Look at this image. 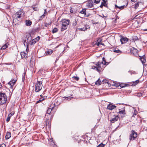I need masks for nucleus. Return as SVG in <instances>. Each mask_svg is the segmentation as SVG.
<instances>
[{"instance_id": "1", "label": "nucleus", "mask_w": 147, "mask_h": 147, "mask_svg": "<svg viewBox=\"0 0 147 147\" xmlns=\"http://www.w3.org/2000/svg\"><path fill=\"white\" fill-rule=\"evenodd\" d=\"M52 110L51 108H49L47 112V114L48 115H45V117L46 119L45 121V124L46 129H49L51 127V121L53 117L52 116H50V114L51 113Z\"/></svg>"}, {"instance_id": "2", "label": "nucleus", "mask_w": 147, "mask_h": 147, "mask_svg": "<svg viewBox=\"0 0 147 147\" xmlns=\"http://www.w3.org/2000/svg\"><path fill=\"white\" fill-rule=\"evenodd\" d=\"M22 12V10H19L18 12H16L13 16V22L15 23V24L18 23L19 19H20L21 17Z\"/></svg>"}, {"instance_id": "3", "label": "nucleus", "mask_w": 147, "mask_h": 147, "mask_svg": "<svg viewBox=\"0 0 147 147\" xmlns=\"http://www.w3.org/2000/svg\"><path fill=\"white\" fill-rule=\"evenodd\" d=\"M7 97L5 93L0 92V105H2L6 102Z\"/></svg>"}, {"instance_id": "4", "label": "nucleus", "mask_w": 147, "mask_h": 147, "mask_svg": "<svg viewBox=\"0 0 147 147\" xmlns=\"http://www.w3.org/2000/svg\"><path fill=\"white\" fill-rule=\"evenodd\" d=\"M62 26L61 28V31H63L66 29L67 26L69 24V20L63 19L62 20Z\"/></svg>"}, {"instance_id": "5", "label": "nucleus", "mask_w": 147, "mask_h": 147, "mask_svg": "<svg viewBox=\"0 0 147 147\" xmlns=\"http://www.w3.org/2000/svg\"><path fill=\"white\" fill-rule=\"evenodd\" d=\"M42 82L37 81V82L35 84V91L36 92H38L40 91L42 89Z\"/></svg>"}, {"instance_id": "6", "label": "nucleus", "mask_w": 147, "mask_h": 147, "mask_svg": "<svg viewBox=\"0 0 147 147\" xmlns=\"http://www.w3.org/2000/svg\"><path fill=\"white\" fill-rule=\"evenodd\" d=\"M26 40L25 39L24 41V45L25 46H26L27 47L26 50L28 49V47L29 45V43H30L31 42V40L32 39L31 36L30 34L27 35L26 36Z\"/></svg>"}, {"instance_id": "7", "label": "nucleus", "mask_w": 147, "mask_h": 147, "mask_svg": "<svg viewBox=\"0 0 147 147\" xmlns=\"http://www.w3.org/2000/svg\"><path fill=\"white\" fill-rule=\"evenodd\" d=\"M137 136V133L132 130L131 132V134L129 136V139L130 141L132 140H135Z\"/></svg>"}, {"instance_id": "8", "label": "nucleus", "mask_w": 147, "mask_h": 147, "mask_svg": "<svg viewBox=\"0 0 147 147\" xmlns=\"http://www.w3.org/2000/svg\"><path fill=\"white\" fill-rule=\"evenodd\" d=\"M101 62H98L96 64V66H92V68L93 69H96L98 72L100 71L101 67L100 66Z\"/></svg>"}, {"instance_id": "9", "label": "nucleus", "mask_w": 147, "mask_h": 147, "mask_svg": "<svg viewBox=\"0 0 147 147\" xmlns=\"http://www.w3.org/2000/svg\"><path fill=\"white\" fill-rule=\"evenodd\" d=\"M130 51L134 55L136 56L138 55V50L134 47H132L130 49Z\"/></svg>"}, {"instance_id": "10", "label": "nucleus", "mask_w": 147, "mask_h": 147, "mask_svg": "<svg viewBox=\"0 0 147 147\" xmlns=\"http://www.w3.org/2000/svg\"><path fill=\"white\" fill-rule=\"evenodd\" d=\"M127 3L126 5H123L122 6H117L116 4L115 5V7L116 9H118L119 10L118 11H120L125 8L126 7V6L128 4V3L127 1Z\"/></svg>"}, {"instance_id": "11", "label": "nucleus", "mask_w": 147, "mask_h": 147, "mask_svg": "<svg viewBox=\"0 0 147 147\" xmlns=\"http://www.w3.org/2000/svg\"><path fill=\"white\" fill-rule=\"evenodd\" d=\"M16 80L12 79L8 83V84L10 86V88H13V86L16 84Z\"/></svg>"}, {"instance_id": "12", "label": "nucleus", "mask_w": 147, "mask_h": 147, "mask_svg": "<svg viewBox=\"0 0 147 147\" xmlns=\"http://www.w3.org/2000/svg\"><path fill=\"white\" fill-rule=\"evenodd\" d=\"M120 37H121L120 41L121 42L122 44L125 43L128 40V39L127 38L123 36H120Z\"/></svg>"}, {"instance_id": "13", "label": "nucleus", "mask_w": 147, "mask_h": 147, "mask_svg": "<svg viewBox=\"0 0 147 147\" xmlns=\"http://www.w3.org/2000/svg\"><path fill=\"white\" fill-rule=\"evenodd\" d=\"M119 117L117 115H115L113 116L112 119L110 120L111 122V123H114L115 121H117L119 119Z\"/></svg>"}, {"instance_id": "14", "label": "nucleus", "mask_w": 147, "mask_h": 147, "mask_svg": "<svg viewBox=\"0 0 147 147\" xmlns=\"http://www.w3.org/2000/svg\"><path fill=\"white\" fill-rule=\"evenodd\" d=\"M80 13L84 14V16L85 17H88L90 15L89 13L87 14L86 13V9H83L82 10L80 11Z\"/></svg>"}, {"instance_id": "15", "label": "nucleus", "mask_w": 147, "mask_h": 147, "mask_svg": "<svg viewBox=\"0 0 147 147\" xmlns=\"http://www.w3.org/2000/svg\"><path fill=\"white\" fill-rule=\"evenodd\" d=\"M115 107H116V106L115 105H113L112 103H111L107 105V109L110 110H112Z\"/></svg>"}, {"instance_id": "16", "label": "nucleus", "mask_w": 147, "mask_h": 147, "mask_svg": "<svg viewBox=\"0 0 147 147\" xmlns=\"http://www.w3.org/2000/svg\"><path fill=\"white\" fill-rule=\"evenodd\" d=\"M93 3L92 0H89L87 3V6L89 8H92L93 6Z\"/></svg>"}, {"instance_id": "17", "label": "nucleus", "mask_w": 147, "mask_h": 147, "mask_svg": "<svg viewBox=\"0 0 147 147\" xmlns=\"http://www.w3.org/2000/svg\"><path fill=\"white\" fill-rule=\"evenodd\" d=\"M139 57H140V60H141L142 62L143 63V64L145 63L146 62V61L145 59V57L144 55H143L142 57H141L140 56H139Z\"/></svg>"}, {"instance_id": "18", "label": "nucleus", "mask_w": 147, "mask_h": 147, "mask_svg": "<svg viewBox=\"0 0 147 147\" xmlns=\"http://www.w3.org/2000/svg\"><path fill=\"white\" fill-rule=\"evenodd\" d=\"M21 57L22 58H26L27 57V54L25 52H23L21 53Z\"/></svg>"}, {"instance_id": "19", "label": "nucleus", "mask_w": 147, "mask_h": 147, "mask_svg": "<svg viewBox=\"0 0 147 147\" xmlns=\"http://www.w3.org/2000/svg\"><path fill=\"white\" fill-rule=\"evenodd\" d=\"M102 59V61L101 63V64H102L104 65H107L109 64V62H106L105 58L103 57Z\"/></svg>"}, {"instance_id": "20", "label": "nucleus", "mask_w": 147, "mask_h": 147, "mask_svg": "<svg viewBox=\"0 0 147 147\" xmlns=\"http://www.w3.org/2000/svg\"><path fill=\"white\" fill-rule=\"evenodd\" d=\"M26 26H30L32 24V22L30 20H26Z\"/></svg>"}, {"instance_id": "21", "label": "nucleus", "mask_w": 147, "mask_h": 147, "mask_svg": "<svg viewBox=\"0 0 147 147\" xmlns=\"http://www.w3.org/2000/svg\"><path fill=\"white\" fill-rule=\"evenodd\" d=\"M11 137V133L10 132H7L5 136V138L6 139H9Z\"/></svg>"}, {"instance_id": "22", "label": "nucleus", "mask_w": 147, "mask_h": 147, "mask_svg": "<svg viewBox=\"0 0 147 147\" xmlns=\"http://www.w3.org/2000/svg\"><path fill=\"white\" fill-rule=\"evenodd\" d=\"M107 2V1H105V0H102V4L105 7H107V4L106 3V2Z\"/></svg>"}, {"instance_id": "23", "label": "nucleus", "mask_w": 147, "mask_h": 147, "mask_svg": "<svg viewBox=\"0 0 147 147\" xmlns=\"http://www.w3.org/2000/svg\"><path fill=\"white\" fill-rule=\"evenodd\" d=\"M133 109H134V112L132 113V117H134L137 114L138 112L134 107H133Z\"/></svg>"}, {"instance_id": "24", "label": "nucleus", "mask_w": 147, "mask_h": 147, "mask_svg": "<svg viewBox=\"0 0 147 147\" xmlns=\"http://www.w3.org/2000/svg\"><path fill=\"white\" fill-rule=\"evenodd\" d=\"M119 114L121 115H124L125 114V109H124L123 110L119 111Z\"/></svg>"}, {"instance_id": "25", "label": "nucleus", "mask_w": 147, "mask_h": 147, "mask_svg": "<svg viewBox=\"0 0 147 147\" xmlns=\"http://www.w3.org/2000/svg\"><path fill=\"white\" fill-rule=\"evenodd\" d=\"M8 44L7 43L5 44L4 45H3L1 48V50H4L8 46Z\"/></svg>"}, {"instance_id": "26", "label": "nucleus", "mask_w": 147, "mask_h": 147, "mask_svg": "<svg viewBox=\"0 0 147 147\" xmlns=\"http://www.w3.org/2000/svg\"><path fill=\"white\" fill-rule=\"evenodd\" d=\"M46 12V10H45L44 14L43 15H42V16H40V17L39 18V20H42L45 17V15L44 14Z\"/></svg>"}, {"instance_id": "27", "label": "nucleus", "mask_w": 147, "mask_h": 147, "mask_svg": "<svg viewBox=\"0 0 147 147\" xmlns=\"http://www.w3.org/2000/svg\"><path fill=\"white\" fill-rule=\"evenodd\" d=\"M58 31V29L57 28H54L52 30V32L53 33H54L57 32Z\"/></svg>"}, {"instance_id": "28", "label": "nucleus", "mask_w": 147, "mask_h": 147, "mask_svg": "<svg viewBox=\"0 0 147 147\" xmlns=\"http://www.w3.org/2000/svg\"><path fill=\"white\" fill-rule=\"evenodd\" d=\"M100 79L99 78L95 82V84L97 85H100L101 84V82L99 81Z\"/></svg>"}, {"instance_id": "29", "label": "nucleus", "mask_w": 147, "mask_h": 147, "mask_svg": "<svg viewBox=\"0 0 147 147\" xmlns=\"http://www.w3.org/2000/svg\"><path fill=\"white\" fill-rule=\"evenodd\" d=\"M36 42V40H35V39H34L32 40L31 41L30 43H29V44H30V45H32L34 44Z\"/></svg>"}, {"instance_id": "30", "label": "nucleus", "mask_w": 147, "mask_h": 147, "mask_svg": "<svg viewBox=\"0 0 147 147\" xmlns=\"http://www.w3.org/2000/svg\"><path fill=\"white\" fill-rule=\"evenodd\" d=\"M45 98H44V97H41L40 98L39 100H38V101H37L36 103H39L40 102H41L42 101L44 100H45Z\"/></svg>"}, {"instance_id": "31", "label": "nucleus", "mask_w": 147, "mask_h": 147, "mask_svg": "<svg viewBox=\"0 0 147 147\" xmlns=\"http://www.w3.org/2000/svg\"><path fill=\"white\" fill-rule=\"evenodd\" d=\"M139 82V81L138 80H137L133 82V84H132L134 86H135Z\"/></svg>"}, {"instance_id": "32", "label": "nucleus", "mask_w": 147, "mask_h": 147, "mask_svg": "<svg viewBox=\"0 0 147 147\" xmlns=\"http://www.w3.org/2000/svg\"><path fill=\"white\" fill-rule=\"evenodd\" d=\"M132 40L134 41L138 40V37L135 36H133L132 37Z\"/></svg>"}, {"instance_id": "33", "label": "nucleus", "mask_w": 147, "mask_h": 147, "mask_svg": "<svg viewBox=\"0 0 147 147\" xmlns=\"http://www.w3.org/2000/svg\"><path fill=\"white\" fill-rule=\"evenodd\" d=\"M119 86L121 88L125 87L126 86V84L124 83H121L119 85Z\"/></svg>"}, {"instance_id": "34", "label": "nucleus", "mask_w": 147, "mask_h": 147, "mask_svg": "<svg viewBox=\"0 0 147 147\" xmlns=\"http://www.w3.org/2000/svg\"><path fill=\"white\" fill-rule=\"evenodd\" d=\"M84 28L85 29V30H86L87 29H89L90 28V26L88 25H84Z\"/></svg>"}, {"instance_id": "35", "label": "nucleus", "mask_w": 147, "mask_h": 147, "mask_svg": "<svg viewBox=\"0 0 147 147\" xmlns=\"http://www.w3.org/2000/svg\"><path fill=\"white\" fill-rule=\"evenodd\" d=\"M99 40H98L96 43V45L98 46H99V45H100V44H101L100 42L101 40H100L99 41Z\"/></svg>"}, {"instance_id": "36", "label": "nucleus", "mask_w": 147, "mask_h": 147, "mask_svg": "<svg viewBox=\"0 0 147 147\" xmlns=\"http://www.w3.org/2000/svg\"><path fill=\"white\" fill-rule=\"evenodd\" d=\"M105 145V144H103L102 143H101L99 145H98L96 147H104Z\"/></svg>"}, {"instance_id": "37", "label": "nucleus", "mask_w": 147, "mask_h": 147, "mask_svg": "<svg viewBox=\"0 0 147 147\" xmlns=\"http://www.w3.org/2000/svg\"><path fill=\"white\" fill-rule=\"evenodd\" d=\"M72 78L74 79L75 80L78 81L79 79V78L77 76H74L72 77Z\"/></svg>"}, {"instance_id": "38", "label": "nucleus", "mask_w": 147, "mask_h": 147, "mask_svg": "<svg viewBox=\"0 0 147 147\" xmlns=\"http://www.w3.org/2000/svg\"><path fill=\"white\" fill-rule=\"evenodd\" d=\"M78 30L85 31V29H84V27H83L82 28H77L76 29V30L77 31V30Z\"/></svg>"}, {"instance_id": "39", "label": "nucleus", "mask_w": 147, "mask_h": 147, "mask_svg": "<svg viewBox=\"0 0 147 147\" xmlns=\"http://www.w3.org/2000/svg\"><path fill=\"white\" fill-rule=\"evenodd\" d=\"M93 1L94 3H98L100 2V0H93Z\"/></svg>"}, {"instance_id": "40", "label": "nucleus", "mask_w": 147, "mask_h": 147, "mask_svg": "<svg viewBox=\"0 0 147 147\" xmlns=\"http://www.w3.org/2000/svg\"><path fill=\"white\" fill-rule=\"evenodd\" d=\"M53 53V51L51 50H49L47 51V53L49 54L50 55L51 54Z\"/></svg>"}, {"instance_id": "41", "label": "nucleus", "mask_w": 147, "mask_h": 147, "mask_svg": "<svg viewBox=\"0 0 147 147\" xmlns=\"http://www.w3.org/2000/svg\"><path fill=\"white\" fill-rule=\"evenodd\" d=\"M139 6V3H137L135 5V8L137 9Z\"/></svg>"}, {"instance_id": "42", "label": "nucleus", "mask_w": 147, "mask_h": 147, "mask_svg": "<svg viewBox=\"0 0 147 147\" xmlns=\"http://www.w3.org/2000/svg\"><path fill=\"white\" fill-rule=\"evenodd\" d=\"M65 99H67L68 100H71V98H72V97H71L70 96L65 97Z\"/></svg>"}, {"instance_id": "43", "label": "nucleus", "mask_w": 147, "mask_h": 147, "mask_svg": "<svg viewBox=\"0 0 147 147\" xmlns=\"http://www.w3.org/2000/svg\"><path fill=\"white\" fill-rule=\"evenodd\" d=\"M113 51L114 52H115L116 53H118L121 52L120 50H119L115 49V50Z\"/></svg>"}, {"instance_id": "44", "label": "nucleus", "mask_w": 147, "mask_h": 147, "mask_svg": "<svg viewBox=\"0 0 147 147\" xmlns=\"http://www.w3.org/2000/svg\"><path fill=\"white\" fill-rule=\"evenodd\" d=\"M74 22L73 23V26H75L77 24V22L76 20H75L74 21Z\"/></svg>"}, {"instance_id": "45", "label": "nucleus", "mask_w": 147, "mask_h": 147, "mask_svg": "<svg viewBox=\"0 0 147 147\" xmlns=\"http://www.w3.org/2000/svg\"><path fill=\"white\" fill-rule=\"evenodd\" d=\"M32 9L34 11H37L38 10V8L37 7H35L34 6L32 7Z\"/></svg>"}, {"instance_id": "46", "label": "nucleus", "mask_w": 147, "mask_h": 147, "mask_svg": "<svg viewBox=\"0 0 147 147\" xmlns=\"http://www.w3.org/2000/svg\"><path fill=\"white\" fill-rule=\"evenodd\" d=\"M102 82H103V83H108V82L106 80H103L102 81Z\"/></svg>"}, {"instance_id": "47", "label": "nucleus", "mask_w": 147, "mask_h": 147, "mask_svg": "<svg viewBox=\"0 0 147 147\" xmlns=\"http://www.w3.org/2000/svg\"><path fill=\"white\" fill-rule=\"evenodd\" d=\"M10 117H10L9 116V115H8V116L7 117V119H6V121L7 122H8L9 121V120H10Z\"/></svg>"}, {"instance_id": "48", "label": "nucleus", "mask_w": 147, "mask_h": 147, "mask_svg": "<svg viewBox=\"0 0 147 147\" xmlns=\"http://www.w3.org/2000/svg\"><path fill=\"white\" fill-rule=\"evenodd\" d=\"M34 39H35V40H36V42H37V41H38L39 40L40 37L39 36H37V38Z\"/></svg>"}, {"instance_id": "49", "label": "nucleus", "mask_w": 147, "mask_h": 147, "mask_svg": "<svg viewBox=\"0 0 147 147\" xmlns=\"http://www.w3.org/2000/svg\"><path fill=\"white\" fill-rule=\"evenodd\" d=\"M0 147H6V146L5 144H2L1 145L0 144Z\"/></svg>"}, {"instance_id": "50", "label": "nucleus", "mask_w": 147, "mask_h": 147, "mask_svg": "<svg viewBox=\"0 0 147 147\" xmlns=\"http://www.w3.org/2000/svg\"><path fill=\"white\" fill-rule=\"evenodd\" d=\"M14 113H13V112H12L10 113H9L8 115L10 117H11L12 115H13V114H14Z\"/></svg>"}, {"instance_id": "51", "label": "nucleus", "mask_w": 147, "mask_h": 147, "mask_svg": "<svg viewBox=\"0 0 147 147\" xmlns=\"http://www.w3.org/2000/svg\"><path fill=\"white\" fill-rule=\"evenodd\" d=\"M142 94L141 93H138V94H137V96H142Z\"/></svg>"}, {"instance_id": "52", "label": "nucleus", "mask_w": 147, "mask_h": 147, "mask_svg": "<svg viewBox=\"0 0 147 147\" xmlns=\"http://www.w3.org/2000/svg\"><path fill=\"white\" fill-rule=\"evenodd\" d=\"M138 0H131V1L133 2H135L136 1H137Z\"/></svg>"}, {"instance_id": "53", "label": "nucleus", "mask_w": 147, "mask_h": 147, "mask_svg": "<svg viewBox=\"0 0 147 147\" xmlns=\"http://www.w3.org/2000/svg\"><path fill=\"white\" fill-rule=\"evenodd\" d=\"M5 64L7 65H11L12 63H5Z\"/></svg>"}, {"instance_id": "54", "label": "nucleus", "mask_w": 147, "mask_h": 147, "mask_svg": "<svg viewBox=\"0 0 147 147\" xmlns=\"http://www.w3.org/2000/svg\"><path fill=\"white\" fill-rule=\"evenodd\" d=\"M103 6V5H102V4H101L100 5V7H101V8H102Z\"/></svg>"}, {"instance_id": "55", "label": "nucleus", "mask_w": 147, "mask_h": 147, "mask_svg": "<svg viewBox=\"0 0 147 147\" xmlns=\"http://www.w3.org/2000/svg\"><path fill=\"white\" fill-rule=\"evenodd\" d=\"M144 31H147V29H145L144 30Z\"/></svg>"}, {"instance_id": "56", "label": "nucleus", "mask_w": 147, "mask_h": 147, "mask_svg": "<svg viewBox=\"0 0 147 147\" xmlns=\"http://www.w3.org/2000/svg\"><path fill=\"white\" fill-rule=\"evenodd\" d=\"M40 96H41V97H43L42 96H43L42 95H40Z\"/></svg>"}, {"instance_id": "57", "label": "nucleus", "mask_w": 147, "mask_h": 147, "mask_svg": "<svg viewBox=\"0 0 147 147\" xmlns=\"http://www.w3.org/2000/svg\"><path fill=\"white\" fill-rule=\"evenodd\" d=\"M117 18L115 19V22H116V20H117Z\"/></svg>"}, {"instance_id": "58", "label": "nucleus", "mask_w": 147, "mask_h": 147, "mask_svg": "<svg viewBox=\"0 0 147 147\" xmlns=\"http://www.w3.org/2000/svg\"><path fill=\"white\" fill-rule=\"evenodd\" d=\"M100 45H104V44L101 43V44H100Z\"/></svg>"}, {"instance_id": "59", "label": "nucleus", "mask_w": 147, "mask_h": 147, "mask_svg": "<svg viewBox=\"0 0 147 147\" xmlns=\"http://www.w3.org/2000/svg\"><path fill=\"white\" fill-rule=\"evenodd\" d=\"M70 12H71V13H72V12H71V10L70 11Z\"/></svg>"}, {"instance_id": "60", "label": "nucleus", "mask_w": 147, "mask_h": 147, "mask_svg": "<svg viewBox=\"0 0 147 147\" xmlns=\"http://www.w3.org/2000/svg\"><path fill=\"white\" fill-rule=\"evenodd\" d=\"M26 51H27V50L26 49ZM27 52H28V51H27Z\"/></svg>"}]
</instances>
